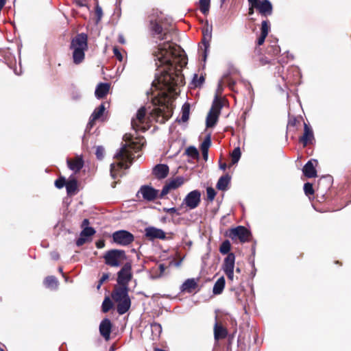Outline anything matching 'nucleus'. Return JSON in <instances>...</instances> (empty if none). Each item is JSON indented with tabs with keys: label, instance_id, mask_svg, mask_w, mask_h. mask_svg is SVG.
I'll list each match as a JSON object with an SVG mask.
<instances>
[{
	"label": "nucleus",
	"instance_id": "nucleus-52",
	"mask_svg": "<svg viewBox=\"0 0 351 351\" xmlns=\"http://www.w3.org/2000/svg\"><path fill=\"white\" fill-rule=\"evenodd\" d=\"M109 278V274L104 273L103 274L101 278L99 280V285L97 286V289H99L100 286Z\"/></svg>",
	"mask_w": 351,
	"mask_h": 351
},
{
	"label": "nucleus",
	"instance_id": "nucleus-61",
	"mask_svg": "<svg viewBox=\"0 0 351 351\" xmlns=\"http://www.w3.org/2000/svg\"><path fill=\"white\" fill-rule=\"evenodd\" d=\"M51 256L55 260H58L59 258V255L57 253H52Z\"/></svg>",
	"mask_w": 351,
	"mask_h": 351
},
{
	"label": "nucleus",
	"instance_id": "nucleus-24",
	"mask_svg": "<svg viewBox=\"0 0 351 351\" xmlns=\"http://www.w3.org/2000/svg\"><path fill=\"white\" fill-rule=\"evenodd\" d=\"M235 263V255L233 253H229L224 258L222 264V270L223 271L234 270Z\"/></svg>",
	"mask_w": 351,
	"mask_h": 351
},
{
	"label": "nucleus",
	"instance_id": "nucleus-46",
	"mask_svg": "<svg viewBox=\"0 0 351 351\" xmlns=\"http://www.w3.org/2000/svg\"><path fill=\"white\" fill-rule=\"evenodd\" d=\"M66 181L64 177H60L55 181V186L58 189H62L63 186H66Z\"/></svg>",
	"mask_w": 351,
	"mask_h": 351
},
{
	"label": "nucleus",
	"instance_id": "nucleus-50",
	"mask_svg": "<svg viewBox=\"0 0 351 351\" xmlns=\"http://www.w3.org/2000/svg\"><path fill=\"white\" fill-rule=\"evenodd\" d=\"M95 14H96L97 17V21L101 20V19L102 17V15H103V12H102L101 8L99 5H96Z\"/></svg>",
	"mask_w": 351,
	"mask_h": 351
},
{
	"label": "nucleus",
	"instance_id": "nucleus-7",
	"mask_svg": "<svg viewBox=\"0 0 351 351\" xmlns=\"http://www.w3.org/2000/svg\"><path fill=\"white\" fill-rule=\"evenodd\" d=\"M132 265L130 263H125L117 273V283L119 286L128 287L132 280Z\"/></svg>",
	"mask_w": 351,
	"mask_h": 351
},
{
	"label": "nucleus",
	"instance_id": "nucleus-36",
	"mask_svg": "<svg viewBox=\"0 0 351 351\" xmlns=\"http://www.w3.org/2000/svg\"><path fill=\"white\" fill-rule=\"evenodd\" d=\"M210 0H199V10L202 14H206L210 8Z\"/></svg>",
	"mask_w": 351,
	"mask_h": 351
},
{
	"label": "nucleus",
	"instance_id": "nucleus-2",
	"mask_svg": "<svg viewBox=\"0 0 351 351\" xmlns=\"http://www.w3.org/2000/svg\"><path fill=\"white\" fill-rule=\"evenodd\" d=\"M145 140L139 139L132 141L129 144H125L114 155L117 162L110 165V176L113 179L118 176H122L121 171L123 169H128L133 159L134 154L138 152L144 146Z\"/></svg>",
	"mask_w": 351,
	"mask_h": 351
},
{
	"label": "nucleus",
	"instance_id": "nucleus-30",
	"mask_svg": "<svg viewBox=\"0 0 351 351\" xmlns=\"http://www.w3.org/2000/svg\"><path fill=\"white\" fill-rule=\"evenodd\" d=\"M225 278L223 276L220 277L215 283L213 289V293L215 295H219L223 292L225 287Z\"/></svg>",
	"mask_w": 351,
	"mask_h": 351
},
{
	"label": "nucleus",
	"instance_id": "nucleus-33",
	"mask_svg": "<svg viewBox=\"0 0 351 351\" xmlns=\"http://www.w3.org/2000/svg\"><path fill=\"white\" fill-rule=\"evenodd\" d=\"M190 105L185 103L182 108V117L180 121L186 122L189 118Z\"/></svg>",
	"mask_w": 351,
	"mask_h": 351
},
{
	"label": "nucleus",
	"instance_id": "nucleus-1",
	"mask_svg": "<svg viewBox=\"0 0 351 351\" xmlns=\"http://www.w3.org/2000/svg\"><path fill=\"white\" fill-rule=\"evenodd\" d=\"M153 55L158 73L152 86L176 93V87L184 84L182 70L187 64L184 51L179 46L165 42L157 46Z\"/></svg>",
	"mask_w": 351,
	"mask_h": 351
},
{
	"label": "nucleus",
	"instance_id": "nucleus-39",
	"mask_svg": "<svg viewBox=\"0 0 351 351\" xmlns=\"http://www.w3.org/2000/svg\"><path fill=\"white\" fill-rule=\"evenodd\" d=\"M102 311L104 313L108 312L112 307V302L109 298H106L102 303Z\"/></svg>",
	"mask_w": 351,
	"mask_h": 351
},
{
	"label": "nucleus",
	"instance_id": "nucleus-20",
	"mask_svg": "<svg viewBox=\"0 0 351 351\" xmlns=\"http://www.w3.org/2000/svg\"><path fill=\"white\" fill-rule=\"evenodd\" d=\"M169 171V167L165 164H158L153 169V174L158 179L165 178Z\"/></svg>",
	"mask_w": 351,
	"mask_h": 351
},
{
	"label": "nucleus",
	"instance_id": "nucleus-22",
	"mask_svg": "<svg viewBox=\"0 0 351 351\" xmlns=\"http://www.w3.org/2000/svg\"><path fill=\"white\" fill-rule=\"evenodd\" d=\"M116 303L117 304V311L119 315L125 314L131 306V300L130 296L117 301Z\"/></svg>",
	"mask_w": 351,
	"mask_h": 351
},
{
	"label": "nucleus",
	"instance_id": "nucleus-42",
	"mask_svg": "<svg viewBox=\"0 0 351 351\" xmlns=\"http://www.w3.org/2000/svg\"><path fill=\"white\" fill-rule=\"evenodd\" d=\"M95 233V230L94 228L91 227H86L83 229V230L81 232V235L84 236L85 238L88 239V237H91Z\"/></svg>",
	"mask_w": 351,
	"mask_h": 351
},
{
	"label": "nucleus",
	"instance_id": "nucleus-63",
	"mask_svg": "<svg viewBox=\"0 0 351 351\" xmlns=\"http://www.w3.org/2000/svg\"><path fill=\"white\" fill-rule=\"evenodd\" d=\"M254 8L252 7V6H251V8H250V9H249V14H252L254 13Z\"/></svg>",
	"mask_w": 351,
	"mask_h": 351
},
{
	"label": "nucleus",
	"instance_id": "nucleus-4",
	"mask_svg": "<svg viewBox=\"0 0 351 351\" xmlns=\"http://www.w3.org/2000/svg\"><path fill=\"white\" fill-rule=\"evenodd\" d=\"M149 23V29L154 37L160 40L167 39V33L161 25L163 21V16L158 10H153L152 13L148 16Z\"/></svg>",
	"mask_w": 351,
	"mask_h": 351
},
{
	"label": "nucleus",
	"instance_id": "nucleus-58",
	"mask_svg": "<svg viewBox=\"0 0 351 351\" xmlns=\"http://www.w3.org/2000/svg\"><path fill=\"white\" fill-rule=\"evenodd\" d=\"M104 241H99L97 242L96 245L97 248H102L104 247Z\"/></svg>",
	"mask_w": 351,
	"mask_h": 351
},
{
	"label": "nucleus",
	"instance_id": "nucleus-34",
	"mask_svg": "<svg viewBox=\"0 0 351 351\" xmlns=\"http://www.w3.org/2000/svg\"><path fill=\"white\" fill-rule=\"evenodd\" d=\"M231 248L230 242L228 240H226L222 242L219 247V252L222 254H228Z\"/></svg>",
	"mask_w": 351,
	"mask_h": 351
},
{
	"label": "nucleus",
	"instance_id": "nucleus-40",
	"mask_svg": "<svg viewBox=\"0 0 351 351\" xmlns=\"http://www.w3.org/2000/svg\"><path fill=\"white\" fill-rule=\"evenodd\" d=\"M211 145V140L210 136H207L201 144V151H208L210 146Z\"/></svg>",
	"mask_w": 351,
	"mask_h": 351
},
{
	"label": "nucleus",
	"instance_id": "nucleus-5",
	"mask_svg": "<svg viewBox=\"0 0 351 351\" xmlns=\"http://www.w3.org/2000/svg\"><path fill=\"white\" fill-rule=\"evenodd\" d=\"M105 263L110 267H119L121 261L125 258V253L122 250H110L104 256Z\"/></svg>",
	"mask_w": 351,
	"mask_h": 351
},
{
	"label": "nucleus",
	"instance_id": "nucleus-26",
	"mask_svg": "<svg viewBox=\"0 0 351 351\" xmlns=\"http://www.w3.org/2000/svg\"><path fill=\"white\" fill-rule=\"evenodd\" d=\"M197 287L195 279L189 278L185 280L180 287L182 292L191 293Z\"/></svg>",
	"mask_w": 351,
	"mask_h": 351
},
{
	"label": "nucleus",
	"instance_id": "nucleus-54",
	"mask_svg": "<svg viewBox=\"0 0 351 351\" xmlns=\"http://www.w3.org/2000/svg\"><path fill=\"white\" fill-rule=\"evenodd\" d=\"M227 276L228 280L232 281L234 279V270L226 271H223Z\"/></svg>",
	"mask_w": 351,
	"mask_h": 351
},
{
	"label": "nucleus",
	"instance_id": "nucleus-53",
	"mask_svg": "<svg viewBox=\"0 0 351 351\" xmlns=\"http://www.w3.org/2000/svg\"><path fill=\"white\" fill-rule=\"evenodd\" d=\"M113 52H114V54L115 56V57L119 60V61H121L122 60V55L121 53V52L119 51V49L116 47H114L113 49Z\"/></svg>",
	"mask_w": 351,
	"mask_h": 351
},
{
	"label": "nucleus",
	"instance_id": "nucleus-23",
	"mask_svg": "<svg viewBox=\"0 0 351 351\" xmlns=\"http://www.w3.org/2000/svg\"><path fill=\"white\" fill-rule=\"evenodd\" d=\"M211 36H212V34H211V30H209L208 28L205 30L203 31V38H202V44L204 45V51H203V58H204V61L206 60V57H207V54H208V48H209V42L211 39Z\"/></svg>",
	"mask_w": 351,
	"mask_h": 351
},
{
	"label": "nucleus",
	"instance_id": "nucleus-10",
	"mask_svg": "<svg viewBox=\"0 0 351 351\" xmlns=\"http://www.w3.org/2000/svg\"><path fill=\"white\" fill-rule=\"evenodd\" d=\"M201 202V193L199 190L189 192L184 197L182 205H186L190 210L196 208Z\"/></svg>",
	"mask_w": 351,
	"mask_h": 351
},
{
	"label": "nucleus",
	"instance_id": "nucleus-6",
	"mask_svg": "<svg viewBox=\"0 0 351 351\" xmlns=\"http://www.w3.org/2000/svg\"><path fill=\"white\" fill-rule=\"evenodd\" d=\"M112 237L115 243L122 246L130 245L134 239V237L132 233L124 230L114 232Z\"/></svg>",
	"mask_w": 351,
	"mask_h": 351
},
{
	"label": "nucleus",
	"instance_id": "nucleus-21",
	"mask_svg": "<svg viewBox=\"0 0 351 351\" xmlns=\"http://www.w3.org/2000/svg\"><path fill=\"white\" fill-rule=\"evenodd\" d=\"M145 112V108L141 107L136 112V119H132L131 125L134 130H138L141 129L140 124L144 122Z\"/></svg>",
	"mask_w": 351,
	"mask_h": 351
},
{
	"label": "nucleus",
	"instance_id": "nucleus-16",
	"mask_svg": "<svg viewBox=\"0 0 351 351\" xmlns=\"http://www.w3.org/2000/svg\"><path fill=\"white\" fill-rule=\"evenodd\" d=\"M112 329V324L109 319H104L99 325V332L101 335L106 339H110V332Z\"/></svg>",
	"mask_w": 351,
	"mask_h": 351
},
{
	"label": "nucleus",
	"instance_id": "nucleus-44",
	"mask_svg": "<svg viewBox=\"0 0 351 351\" xmlns=\"http://www.w3.org/2000/svg\"><path fill=\"white\" fill-rule=\"evenodd\" d=\"M204 82V77L203 76H200L199 77L197 74L194 75V77L193 79V83L195 85V86H201Z\"/></svg>",
	"mask_w": 351,
	"mask_h": 351
},
{
	"label": "nucleus",
	"instance_id": "nucleus-51",
	"mask_svg": "<svg viewBox=\"0 0 351 351\" xmlns=\"http://www.w3.org/2000/svg\"><path fill=\"white\" fill-rule=\"evenodd\" d=\"M87 240L88 239L86 238L80 234V237L76 241V245L77 246H82L87 241Z\"/></svg>",
	"mask_w": 351,
	"mask_h": 351
},
{
	"label": "nucleus",
	"instance_id": "nucleus-49",
	"mask_svg": "<svg viewBox=\"0 0 351 351\" xmlns=\"http://www.w3.org/2000/svg\"><path fill=\"white\" fill-rule=\"evenodd\" d=\"M163 212L170 213V214H176L178 215H180L179 213H178V210L175 207L172 208H163L162 209Z\"/></svg>",
	"mask_w": 351,
	"mask_h": 351
},
{
	"label": "nucleus",
	"instance_id": "nucleus-32",
	"mask_svg": "<svg viewBox=\"0 0 351 351\" xmlns=\"http://www.w3.org/2000/svg\"><path fill=\"white\" fill-rule=\"evenodd\" d=\"M44 284L48 288L56 289L58 287V281L56 277L50 276L45 279Z\"/></svg>",
	"mask_w": 351,
	"mask_h": 351
},
{
	"label": "nucleus",
	"instance_id": "nucleus-13",
	"mask_svg": "<svg viewBox=\"0 0 351 351\" xmlns=\"http://www.w3.org/2000/svg\"><path fill=\"white\" fill-rule=\"evenodd\" d=\"M145 235L151 240L154 239H165L166 237V234L162 230L152 226L145 229Z\"/></svg>",
	"mask_w": 351,
	"mask_h": 351
},
{
	"label": "nucleus",
	"instance_id": "nucleus-62",
	"mask_svg": "<svg viewBox=\"0 0 351 351\" xmlns=\"http://www.w3.org/2000/svg\"><path fill=\"white\" fill-rule=\"evenodd\" d=\"M119 43L123 44L125 43V40L123 36H119Z\"/></svg>",
	"mask_w": 351,
	"mask_h": 351
},
{
	"label": "nucleus",
	"instance_id": "nucleus-25",
	"mask_svg": "<svg viewBox=\"0 0 351 351\" xmlns=\"http://www.w3.org/2000/svg\"><path fill=\"white\" fill-rule=\"evenodd\" d=\"M110 85L108 83H100L99 84L95 91V97L97 99L104 98L108 93Z\"/></svg>",
	"mask_w": 351,
	"mask_h": 351
},
{
	"label": "nucleus",
	"instance_id": "nucleus-43",
	"mask_svg": "<svg viewBox=\"0 0 351 351\" xmlns=\"http://www.w3.org/2000/svg\"><path fill=\"white\" fill-rule=\"evenodd\" d=\"M304 191L306 195H313L314 193L313 185L309 182H306L304 184Z\"/></svg>",
	"mask_w": 351,
	"mask_h": 351
},
{
	"label": "nucleus",
	"instance_id": "nucleus-48",
	"mask_svg": "<svg viewBox=\"0 0 351 351\" xmlns=\"http://www.w3.org/2000/svg\"><path fill=\"white\" fill-rule=\"evenodd\" d=\"M97 159L101 160L104 155V148L102 146H97L95 152Z\"/></svg>",
	"mask_w": 351,
	"mask_h": 351
},
{
	"label": "nucleus",
	"instance_id": "nucleus-15",
	"mask_svg": "<svg viewBox=\"0 0 351 351\" xmlns=\"http://www.w3.org/2000/svg\"><path fill=\"white\" fill-rule=\"evenodd\" d=\"M129 288L128 287L119 286L114 289L111 296L116 302L129 296Z\"/></svg>",
	"mask_w": 351,
	"mask_h": 351
},
{
	"label": "nucleus",
	"instance_id": "nucleus-55",
	"mask_svg": "<svg viewBox=\"0 0 351 351\" xmlns=\"http://www.w3.org/2000/svg\"><path fill=\"white\" fill-rule=\"evenodd\" d=\"M267 35L261 34V36L258 38L257 44L258 45H263L264 43V42H265V38L267 37Z\"/></svg>",
	"mask_w": 351,
	"mask_h": 351
},
{
	"label": "nucleus",
	"instance_id": "nucleus-45",
	"mask_svg": "<svg viewBox=\"0 0 351 351\" xmlns=\"http://www.w3.org/2000/svg\"><path fill=\"white\" fill-rule=\"evenodd\" d=\"M206 193L208 199L210 201H213L215 199L216 195V192L213 187H208L206 189Z\"/></svg>",
	"mask_w": 351,
	"mask_h": 351
},
{
	"label": "nucleus",
	"instance_id": "nucleus-64",
	"mask_svg": "<svg viewBox=\"0 0 351 351\" xmlns=\"http://www.w3.org/2000/svg\"><path fill=\"white\" fill-rule=\"evenodd\" d=\"M154 351H165V350L162 349H160V348H155Z\"/></svg>",
	"mask_w": 351,
	"mask_h": 351
},
{
	"label": "nucleus",
	"instance_id": "nucleus-38",
	"mask_svg": "<svg viewBox=\"0 0 351 351\" xmlns=\"http://www.w3.org/2000/svg\"><path fill=\"white\" fill-rule=\"evenodd\" d=\"M186 154L189 156V157L195 159L199 157V152L196 147L194 146H190L189 147L185 152Z\"/></svg>",
	"mask_w": 351,
	"mask_h": 351
},
{
	"label": "nucleus",
	"instance_id": "nucleus-18",
	"mask_svg": "<svg viewBox=\"0 0 351 351\" xmlns=\"http://www.w3.org/2000/svg\"><path fill=\"white\" fill-rule=\"evenodd\" d=\"M68 167L74 173L79 172L84 166V160L82 157L77 156L73 159H67Z\"/></svg>",
	"mask_w": 351,
	"mask_h": 351
},
{
	"label": "nucleus",
	"instance_id": "nucleus-41",
	"mask_svg": "<svg viewBox=\"0 0 351 351\" xmlns=\"http://www.w3.org/2000/svg\"><path fill=\"white\" fill-rule=\"evenodd\" d=\"M267 52L271 53V55L276 56L280 52V47L275 43L274 45H271L268 47Z\"/></svg>",
	"mask_w": 351,
	"mask_h": 351
},
{
	"label": "nucleus",
	"instance_id": "nucleus-29",
	"mask_svg": "<svg viewBox=\"0 0 351 351\" xmlns=\"http://www.w3.org/2000/svg\"><path fill=\"white\" fill-rule=\"evenodd\" d=\"M228 335L227 330L216 322L214 326V336L216 340L225 339Z\"/></svg>",
	"mask_w": 351,
	"mask_h": 351
},
{
	"label": "nucleus",
	"instance_id": "nucleus-8",
	"mask_svg": "<svg viewBox=\"0 0 351 351\" xmlns=\"http://www.w3.org/2000/svg\"><path fill=\"white\" fill-rule=\"evenodd\" d=\"M252 7L255 8L264 16L272 14L273 6L269 0H248Z\"/></svg>",
	"mask_w": 351,
	"mask_h": 351
},
{
	"label": "nucleus",
	"instance_id": "nucleus-3",
	"mask_svg": "<svg viewBox=\"0 0 351 351\" xmlns=\"http://www.w3.org/2000/svg\"><path fill=\"white\" fill-rule=\"evenodd\" d=\"M72 50L73 62L75 64L82 63L85 58V51L88 49V36L84 33L77 34L72 38L70 45Z\"/></svg>",
	"mask_w": 351,
	"mask_h": 351
},
{
	"label": "nucleus",
	"instance_id": "nucleus-57",
	"mask_svg": "<svg viewBox=\"0 0 351 351\" xmlns=\"http://www.w3.org/2000/svg\"><path fill=\"white\" fill-rule=\"evenodd\" d=\"M158 268H159V270H160V274H162L165 272V269H166V266L164 264H160L158 265Z\"/></svg>",
	"mask_w": 351,
	"mask_h": 351
},
{
	"label": "nucleus",
	"instance_id": "nucleus-37",
	"mask_svg": "<svg viewBox=\"0 0 351 351\" xmlns=\"http://www.w3.org/2000/svg\"><path fill=\"white\" fill-rule=\"evenodd\" d=\"M241 150L239 147H236L234 149L231 154V160L232 164L234 165L237 163L241 158Z\"/></svg>",
	"mask_w": 351,
	"mask_h": 351
},
{
	"label": "nucleus",
	"instance_id": "nucleus-47",
	"mask_svg": "<svg viewBox=\"0 0 351 351\" xmlns=\"http://www.w3.org/2000/svg\"><path fill=\"white\" fill-rule=\"evenodd\" d=\"M269 21H263L261 23V34L267 35L269 32Z\"/></svg>",
	"mask_w": 351,
	"mask_h": 351
},
{
	"label": "nucleus",
	"instance_id": "nucleus-59",
	"mask_svg": "<svg viewBox=\"0 0 351 351\" xmlns=\"http://www.w3.org/2000/svg\"><path fill=\"white\" fill-rule=\"evenodd\" d=\"M202 153L203 158L205 160H207L208 157V151H202Z\"/></svg>",
	"mask_w": 351,
	"mask_h": 351
},
{
	"label": "nucleus",
	"instance_id": "nucleus-12",
	"mask_svg": "<svg viewBox=\"0 0 351 351\" xmlns=\"http://www.w3.org/2000/svg\"><path fill=\"white\" fill-rule=\"evenodd\" d=\"M184 182V179L182 176H178L175 178L169 180L163 186L161 192L160 193V198H162L165 195L168 194L170 191L175 190L181 186Z\"/></svg>",
	"mask_w": 351,
	"mask_h": 351
},
{
	"label": "nucleus",
	"instance_id": "nucleus-9",
	"mask_svg": "<svg viewBox=\"0 0 351 351\" xmlns=\"http://www.w3.org/2000/svg\"><path fill=\"white\" fill-rule=\"evenodd\" d=\"M142 196L143 199L147 202H153L156 198H160V193L158 190L155 189L149 185H143L141 186L136 193V197H140Z\"/></svg>",
	"mask_w": 351,
	"mask_h": 351
},
{
	"label": "nucleus",
	"instance_id": "nucleus-17",
	"mask_svg": "<svg viewBox=\"0 0 351 351\" xmlns=\"http://www.w3.org/2000/svg\"><path fill=\"white\" fill-rule=\"evenodd\" d=\"M220 108H215L213 106L210 110L207 117H206V127L207 128H213L216 124L219 114L220 112Z\"/></svg>",
	"mask_w": 351,
	"mask_h": 351
},
{
	"label": "nucleus",
	"instance_id": "nucleus-19",
	"mask_svg": "<svg viewBox=\"0 0 351 351\" xmlns=\"http://www.w3.org/2000/svg\"><path fill=\"white\" fill-rule=\"evenodd\" d=\"M314 141V135L312 129L306 124L304 125L303 136L300 138V141L302 143L304 147L306 146L308 143H312Z\"/></svg>",
	"mask_w": 351,
	"mask_h": 351
},
{
	"label": "nucleus",
	"instance_id": "nucleus-27",
	"mask_svg": "<svg viewBox=\"0 0 351 351\" xmlns=\"http://www.w3.org/2000/svg\"><path fill=\"white\" fill-rule=\"evenodd\" d=\"M104 110L105 106L104 104H101L98 108L95 109L90 117L88 125H90V128L93 127L95 121L101 117V116L104 114Z\"/></svg>",
	"mask_w": 351,
	"mask_h": 351
},
{
	"label": "nucleus",
	"instance_id": "nucleus-31",
	"mask_svg": "<svg viewBox=\"0 0 351 351\" xmlns=\"http://www.w3.org/2000/svg\"><path fill=\"white\" fill-rule=\"evenodd\" d=\"M77 188V182L75 178L70 177L66 183V189L68 195L73 194Z\"/></svg>",
	"mask_w": 351,
	"mask_h": 351
},
{
	"label": "nucleus",
	"instance_id": "nucleus-28",
	"mask_svg": "<svg viewBox=\"0 0 351 351\" xmlns=\"http://www.w3.org/2000/svg\"><path fill=\"white\" fill-rule=\"evenodd\" d=\"M231 177L228 174H225L219 178L216 184V187L220 191H226L228 184L230 182Z\"/></svg>",
	"mask_w": 351,
	"mask_h": 351
},
{
	"label": "nucleus",
	"instance_id": "nucleus-60",
	"mask_svg": "<svg viewBox=\"0 0 351 351\" xmlns=\"http://www.w3.org/2000/svg\"><path fill=\"white\" fill-rule=\"evenodd\" d=\"M219 167L221 170L225 171L226 169L227 165L226 163H220Z\"/></svg>",
	"mask_w": 351,
	"mask_h": 351
},
{
	"label": "nucleus",
	"instance_id": "nucleus-56",
	"mask_svg": "<svg viewBox=\"0 0 351 351\" xmlns=\"http://www.w3.org/2000/svg\"><path fill=\"white\" fill-rule=\"evenodd\" d=\"M75 3L80 7H84L86 5L85 0H75Z\"/></svg>",
	"mask_w": 351,
	"mask_h": 351
},
{
	"label": "nucleus",
	"instance_id": "nucleus-35",
	"mask_svg": "<svg viewBox=\"0 0 351 351\" xmlns=\"http://www.w3.org/2000/svg\"><path fill=\"white\" fill-rule=\"evenodd\" d=\"M151 330L155 337H158L162 332V326L160 324L154 322L151 324Z\"/></svg>",
	"mask_w": 351,
	"mask_h": 351
},
{
	"label": "nucleus",
	"instance_id": "nucleus-14",
	"mask_svg": "<svg viewBox=\"0 0 351 351\" xmlns=\"http://www.w3.org/2000/svg\"><path fill=\"white\" fill-rule=\"evenodd\" d=\"M317 164V160L312 159L308 160L302 169L304 175L308 178H315L317 176V171L315 168V165Z\"/></svg>",
	"mask_w": 351,
	"mask_h": 351
},
{
	"label": "nucleus",
	"instance_id": "nucleus-11",
	"mask_svg": "<svg viewBox=\"0 0 351 351\" xmlns=\"http://www.w3.org/2000/svg\"><path fill=\"white\" fill-rule=\"evenodd\" d=\"M250 233L248 230L242 226L231 228L229 230L228 237L232 239H239L241 243H245L248 241Z\"/></svg>",
	"mask_w": 351,
	"mask_h": 351
}]
</instances>
